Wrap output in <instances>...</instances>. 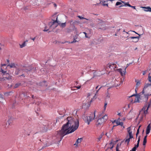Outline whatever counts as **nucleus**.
<instances>
[{
    "instance_id": "1",
    "label": "nucleus",
    "mask_w": 151,
    "mask_h": 151,
    "mask_svg": "<svg viewBox=\"0 0 151 151\" xmlns=\"http://www.w3.org/2000/svg\"><path fill=\"white\" fill-rule=\"evenodd\" d=\"M151 106V101L145 103L143 107L139 111L138 117L139 116V121H142L143 118H145L146 115L148 114L149 108Z\"/></svg>"
},
{
    "instance_id": "2",
    "label": "nucleus",
    "mask_w": 151,
    "mask_h": 151,
    "mask_svg": "<svg viewBox=\"0 0 151 151\" xmlns=\"http://www.w3.org/2000/svg\"><path fill=\"white\" fill-rule=\"evenodd\" d=\"M58 17L56 18L55 20L52 19L51 22H50L48 24V26L49 27V29H47V27H46L43 30L44 31H47L50 29H53L56 27L59 24L61 27H64L66 26V23H60L58 21Z\"/></svg>"
},
{
    "instance_id": "3",
    "label": "nucleus",
    "mask_w": 151,
    "mask_h": 151,
    "mask_svg": "<svg viewBox=\"0 0 151 151\" xmlns=\"http://www.w3.org/2000/svg\"><path fill=\"white\" fill-rule=\"evenodd\" d=\"M96 111L94 112L93 114L92 113L89 115L88 116H86L85 115H84L83 116V119L85 122L87 123L88 125L90 124V122L94 119L95 118Z\"/></svg>"
},
{
    "instance_id": "4",
    "label": "nucleus",
    "mask_w": 151,
    "mask_h": 151,
    "mask_svg": "<svg viewBox=\"0 0 151 151\" xmlns=\"http://www.w3.org/2000/svg\"><path fill=\"white\" fill-rule=\"evenodd\" d=\"M108 119V116L107 115L105 114L104 116L99 118L97 121L96 123V125L97 126L102 125L104 122Z\"/></svg>"
},
{
    "instance_id": "5",
    "label": "nucleus",
    "mask_w": 151,
    "mask_h": 151,
    "mask_svg": "<svg viewBox=\"0 0 151 151\" xmlns=\"http://www.w3.org/2000/svg\"><path fill=\"white\" fill-rule=\"evenodd\" d=\"M79 126V120H77V121L74 124L70 126V132H73L77 129Z\"/></svg>"
},
{
    "instance_id": "6",
    "label": "nucleus",
    "mask_w": 151,
    "mask_h": 151,
    "mask_svg": "<svg viewBox=\"0 0 151 151\" xmlns=\"http://www.w3.org/2000/svg\"><path fill=\"white\" fill-rule=\"evenodd\" d=\"M77 120H79L78 119L69 116L67 118V122H66L70 126L74 124L77 121Z\"/></svg>"
},
{
    "instance_id": "7",
    "label": "nucleus",
    "mask_w": 151,
    "mask_h": 151,
    "mask_svg": "<svg viewBox=\"0 0 151 151\" xmlns=\"http://www.w3.org/2000/svg\"><path fill=\"white\" fill-rule=\"evenodd\" d=\"M96 27L98 29L103 30H105L106 29V26L105 25V22L102 21L98 23L96 25Z\"/></svg>"
},
{
    "instance_id": "8",
    "label": "nucleus",
    "mask_w": 151,
    "mask_h": 151,
    "mask_svg": "<svg viewBox=\"0 0 151 151\" xmlns=\"http://www.w3.org/2000/svg\"><path fill=\"white\" fill-rule=\"evenodd\" d=\"M70 126L67 123L63 124L62 126L60 132H70Z\"/></svg>"
},
{
    "instance_id": "9",
    "label": "nucleus",
    "mask_w": 151,
    "mask_h": 151,
    "mask_svg": "<svg viewBox=\"0 0 151 151\" xmlns=\"http://www.w3.org/2000/svg\"><path fill=\"white\" fill-rule=\"evenodd\" d=\"M140 127V126H139L138 128L134 127H129L127 128V132H134L136 130H137V132H139V129Z\"/></svg>"
},
{
    "instance_id": "10",
    "label": "nucleus",
    "mask_w": 151,
    "mask_h": 151,
    "mask_svg": "<svg viewBox=\"0 0 151 151\" xmlns=\"http://www.w3.org/2000/svg\"><path fill=\"white\" fill-rule=\"evenodd\" d=\"M70 133H57L56 136L57 138H59L60 139L59 142L61 141L63 137L65 135L67 134Z\"/></svg>"
},
{
    "instance_id": "11",
    "label": "nucleus",
    "mask_w": 151,
    "mask_h": 151,
    "mask_svg": "<svg viewBox=\"0 0 151 151\" xmlns=\"http://www.w3.org/2000/svg\"><path fill=\"white\" fill-rule=\"evenodd\" d=\"M129 133V135H127L126 136L127 139L125 141V142L127 143V145H128L129 144V143L130 141V139H131L133 138V137L132 134V133Z\"/></svg>"
},
{
    "instance_id": "12",
    "label": "nucleus",
    "mask_w": 151,
    "mask_h": 151,
    "mask_svg": "<svg viewBox=\"0 0 151 151\" xmlns=\"http://www.w3.org/2000/svg\"><path fill=\"white\" fill-rule=\"evenodd\" d=\"M92 99L90 101H86V103H83V107L86 109L88 108L90 106L91 102L92 101Z\"/></svg>"
},
{
    "instance_id": "13",
    "label": "nucleus",
    "mask_w": 151,
    "mask_h": 151,
    "mask_svg": "<svg viewBox=\"0 0 151 151\" xmlns=\"http://www.w3.org/2000/svg\"><path fill=\"white\" fill-rule=\"evenodd\" d=\"M117 65L115 63L114 64H108L107 65L106 68L107 67H109L110 68L111 70H114L116 68Z\"/></svg>"
},
{
    "instance_id": "14",
    "label": "nucleus",
    "mask_w": 151,
    "mask_h": 151,
    "mask_svg": "<svg viewBox=\"0 0 151 151\" xmlns=\"http://www.w3.org/2000/svg\"><path fill=\"white\" fill-rule=\"evenodd\" d=\"M134 96V103L139 102H140L139 99H140L139 96H138L137 95L135 94H133L130 96V97H133Z\"/></svg>"
},
{
    "instance_id": "15",
    "label": "nucleus",
    "mask_w": 151,
    "mask_h": 151,
    "mask_svg": "<svg viewBox=\"0 0 151 151\" xmlns=\"http://www.w3.org/2000/svg\"><path fill=\"white\" fill-rule=\"evenodd\" d=\"M141 8L144 9V10L145 12H151V8L150 6H148L147 7L141 6Z\"/></svg>"
},
{
    "instance_id": "16",
    "label": "nucleus",
    "mask_w": 151,
    "mask_h": 151,
    "mask_svg": "<svg viewBox=\"0 0 151 151\" xmlns=\"http://www.w3.org/2000/svg\"><path fill=\"white\" fill-rule=\"evenodd\" d=\"M4 76L3 77L5 78L4 79L5 80H10L11 81L12 80L11 79V76H9V75L8 74H6V76H5V74H4Z\"/></svg>"
},
{
    "instance_id": "17",
    "label": "nucleus",
    "mask_w": 151,
    "mask_h": 151,
    "mask_svg": "<svg viewBox=\"0 0 151 151\" xmlns=\"http://www.w3.org/2000/svg\"><path fill=\"white\" fill-rule=\"evenodd\" d=\"M135 82L136 83V88L135 89V91L136 92L137 91V89L138 87L141 84V81L140 80H137L135 79Z\"/></svg>"
},
{
    "instance_id": "18",
    "label": "nucleus",
    "mask_w": 151,
    "mask_h": 151,
    "mask_svg": "<svg viewBox=\"0 0 151 151\" xmlns=\"http://www.w3.org/2000/svg\"><path fill=\"white\" fill-rule=\"evenodd\" d=\"M114 143H113L112 141H111V142L109 144V146L108 147V148L107 149V150L108 149H112V148H113L114 147Z\"/></svg>"
},
{
    "instance_id": "19",
    "label": "nucleus",
    "mask_w": 151,
    "mask_h": 151,
    "mask_svg": "<svg viewBox=\"0 0 151 151\" xmlns=\"http://www.w3.org/2000/svg\"><path fill=\"white\" fill-rule=\"evenodd\" d=\"M129 38L134 40H133V42H136L138 41L139 40V37H129Z\"/></svg>"
},
{
    "instance_id": "20",
    "label": "nucleus",
    "mask_w": 151,
    "mask_h": 151,
    "mask_svg": "<svg viewBox=\"0 0 151 151\" xmlns=\"http://www.w3.org/2000/svg\"><path fill=\"white\" fill-rule=\"evenodd\" d=\"M92 71L93 72V77L91 78V79L94 78L96 76H100L101 75V74H99L97 71L95 70H93Z\"/></svg>"
},
{
    "instance_id": "21",
    "label": "nucleus",
    "mask_w": 151,
    "mask_h": 151,
    "mask_svg": "<svg viewBox=\"0 0 151 151\" xmlns=\"http://www.w3.org/2000/svg\"><path fill=\"white\" fill-rule=\"evenodd\" d=\"M8 124L9 125H12L13 123V120L11 118H9L7 121Z\"/></svg>"
},
{
    "instance_id": "22",
    "label": "nucleus",
    "mask_w": 151,
    "mask_h": 151,
    "mask_svg": "<svg viewBox=\"0 0 151 151\" xmlns=\"http://www.w3.org/2000/svg\"><path fill=\"white\" fill-rule=\"evenodd\" d=\"M151 129L150 124H149L146 128V132H150Z\"/></svg>"
},
{
    "instance_id": "23",
    "label": "nucleus",
    "mask_w": 151,
    "mask_h": 151,
    "mask_svg": "<svg viewBox=\"0 0 151 151\" xmlns=\"http://www.w3.org/2000/svg\"><path fill=\"white\" fill-rule=\"evenodd\" d=\"M116 124L117 125H120L121 126H122L124 128L123 126V123L121 122H120L119 121L117 120L116 122Z\"/></svg>"
},
{
    "instance_id": "24",
    "label": "nucleus",
    "mask_w": 151,
    "mask_h": 151,
    "mask_svg": "<svg viewBox=\"0 0 151 151\" xmlns=\"http://www.w3.org/2000/svg\"><path fill=\"white\" fill-rule=\"evenodd\" d=\"M28 42V40H26L24 42L22 45H19L20 48H22L26 46V43Z\"/></svg>"
},
{
    "instance_id": "25",
    "label": "nucleus",
    "mask_w": 151,
    "mask_h": 151,
    "mask_svg": "<svg viewBox=\"0 0 151 151\" xmlns=\"http://www.w3.org/2000/svg\"><path fill=\"white\" fill-rule=\"evenodd\" d=\"M22 84L21 83H18L15 84L14 86V88H16L19 87V86H21Z\"/></svg>"
},
{
    "instance_id": "26",
    "label": "nucleus",
    "mask_w": 151,
    "mask_h": 151,
    "mask_svg": "<svg viewBox=\"0 0 151 151\" xmlns=\"http://www.w3.org/2000/svg\"><path fill=\"white\" fill-rule=\"evenodd\" d=\"M151 86V83H147L145 84L144 87V88L143 91L144 90H145L148 87L150 86Z\"/></svg>"
},
{
    "instance_id": "27",
    "label": "nucleus",
    "mask_w": 151,
    "mask_h": 151,
    "mask_svg": "<svg viewBox=\"0 0 151 151\" xmlns=\"http://www.w3.org/2000/svg\"><path fill=\"white\" fill-rule=\"evenodd\" d=\"M122 76L125 75L124 74V73L122 71V69L121 68L118 69L116 70Z\"/></svg>"
},
{
    "instance_id": "28",
    "label": "nucleus",
    "mask_w": 151,
    "mask_h": 151,
    "mask_svg": "<svg viewBox=\"0 0 151 151\" xmlns=\"http://www.w3.org/2000/svg\"><path fill=\"white\" fill-rule=\"evenodd\" d=\"M9 66L10 68H14L15 67V64L14 63H11L10 64H9L7 67Z\"/></svg>"
},
{
    "instance_id": "29",
    "label": "nucleus",
    "mask_w": 151,
    "mask_h": 151,
    "mask_svg": "<svg viewBox=\"0 0 151 151\" xmlns=\"http://www.w3.org/2000/svg\"><path fill=\"white\" fill-rule=\"evenodd\" d=\"M122 2L124 4L125 6H127L129 7H130L131 6V5L129 4V2L126 3L124 1H122Z\"/></svg>"
},
{
    "instance_id": "30",
    "label": "nucleus",
    "mask_w": 151,
    "mask_h": 151,
    "mask_svg": "<svg viewBox=\"0 0 151 151\" xmlns=\"http://www.w3.org/2000/svg\"><path fill=\"white\" fill-rule=\"evenodd\" d=\"M104 135V133H102L100 135L98 139L99 141H100L101 139L102 138V137Z\"/></svg>"
},
{
    "instance_id": "31",
    "label": "nucleus",
    "mask_w": 151,
    "mask_h": 151,
    "mask_svg": "<svg viewBox=\"0 0 151 151\" xmlns=\"http://www.w3.org/2000/svg\"><path fill=\"white\" fill-rule=\"evenodd\" d=\"M20 71V70L19 69H17V70H16L15 73V74L16 75H18L19 74V72Z\"/></svg>"
},
{
    "instance_id": "32",
    "label": "nucleus",
    "mask_w": 151,
    "mask_h": 151,
    "mask_svg": "<svg viewBox=\"0 0 151 151\" xmlns=\"http://www.w3.org/2000/svg\"><path fill=\"white\" fill-rule=\"evenodd\" d=\"M99 89H98V90H97L96 91L95 94L93 97V98H95V99H96V96L98 95V92L99 91Z\"/></svg>"
},
{
    "instance_id": "33",
    "label": "nucleus",
    "mask_w": 151,
    "mask_h": 151,
    "mask_svg": "<svg viewBox=\"0 0 151 151\" xmlns=\"http://www.w3.org/2000/svg\"><path fill=\"white\" fill-rule=\"evenodd\" d=\"M147 139H143V146H145L146 144L147 143Z\"/></svg>"
},
{
    "instance_id": "34",
    "label": "nucleus",
    "mask_w": 151,
    "mask_h": 151,
    "mask_svg": "<svg viewBox=\"0 0 151 151\" xmlns=\"http://www.w3.org/2000/svg\"><path fill=\"white\" fill-rule=\"evenodd\" d=\"M83 140V138H78L77 140V142L79 143H80Z\"/></svg>"
},
{
    "instance_id": "35",
    "label": "nucleus",
    "mask_w": 151,
    "mask_h": 151,
    "mask_svg": "<svg viewBox=\"0 0 151 151\" xmlns=\"http://www.w3.org/2000/svg\"><path fill=\"white\" fill-rule=\"evenodd\" d=\"M78 17L81 19H85L87 20H88V19L85 18H84L83 17H82V16H79Z\"/></svg>"
},
{
    "instance_id": "36",
    "label": "nucleus",
    "mask_w": 151,
    "mask_h": 151,
    "mask_svg": "<svg viewBox=\"0 0 151 151\" xmlns=\"http://www.w3.org/2000/svg\"><path fill=\"white\" fill-rule=\"evenodd\" d=\"M107 105V102H105V104H104V110H105L106 109Z\"/></svg>"
},
{
    "instance_id": "37",
    "label": "nucleus",
    "mask_w": 151,
    "mask_h": 151,
    "mask_svg": "<svg viewBox=\"0 0 151 151\" xmlns=\"http://www.w3.org/2000/svg\"><path fill=\"white\" fill-rule=\"evenodd\" d=\"M123 32H125L126 34V35H125V37H129V34L128 33V32H126L124 30L123 31Z\"/></svg>"
},
{
    "instance_id": "38",
    "label": "nucleus",
    "mask_w": 151,
    "mask_h": 151,
    "mask_svg": "<svg viewBox=\"0 0 151 151\" xmlns=\"http://www.w3.org/2000/svg\"><path fill=\"white\" fill-rule=\"evenodd\" d=\"M110 97V95L109 94H107L106 96V99L107 100L108 99H109V98Z\"/></svg>"
},
{
    "instance_id": "39",
    "label": "nucleus",
    "mask_w": 151,
    "mask_h": 151,
    "mask_svg": "<svg viewBox=\"0 0 151 151\" xmlns=\"http://www.w3.org/2000/svg\"><path fill=\"white\" fill-rule=\"evenodd\" d=\"M122 4V3L119 2H117L116 4V6H118Z\"/></svg>"
},
{
    "instance_id": "40",
    "label": "nucleus",
    "mask_w": 151,
    "mask_h": 151,
    "mask_svg": "<svg viewBox=\"0 0 151 151\" xmlns=\"http://www.w3.org/2000/svg\"><path fill=\"white\" fill-rule=\"evenodd\" d=\"M118 147H119V145H118V144H117L116 146V151H120L119 150Z\"/></svg>"
},
{
    "instance_id": "41",
    "label": "nucleus",
    "mask_w": 151,
    "mask_h": 151,
    "mask_svg": "<svg viewBox=\"0 0 151 151\" xmlns=\"http://www.w3.org/2000/svg\"><path fill=\"white\" fill-rule=\"evenodd\" d=\"M149 133H146V135L145 136L144 139H147V137L148 135V134H149Z\"/></svg>"
},
{
    "instance_id": "42",
    "label": "nucleus",
    "mask_w": 151,
    "mask_h": 151,
    "mask_svg": "<svg viewBox=\"0 0 151 151\" xmlns=\"http://www.w3.org/2000/svg\"><path fill=\"white\" fill-rule=\"evenodd\" d=\"M144 97L146 99L145 100L146 101H147L148 99V95H144Z\"/></svg>"
},
{
    "instance_id": "43",
    "label": "nucleus",
    "mask_w": 151,
    "mask_h": 151,
    "mask_svg": "<svg viewBox=\"0 0 151 151\" xmlns=\"http://www.w3.org/2000/svg\"><path fill=\"white\" fill-rule=\"evenodd\" d=\"M127 66H126V68H125L124 70L123 71V72H124V75H125V73H126V69L127 68Z\"/></svg>"
},
{
    "instance_id": "44",
    "label": "nucleus",
    "mask_w": 151,
    "mask_h": 151,
    "mask_svg": "<svg viewBox=\"0 0 151 151\" xmlns=\"http://www.w3.org/2000/svg\"><path fill=\"white\" fill-rule=\"evenodd\" d=\"M74 88H77V89H80L81 88V86H75L74 87Z\"/></svg>"
},
{
    "instance_id": "45",
    "label": "nucleus",
    "mask_w": 151,
    "mask_h": 151,
    "mask_svg": "<svg viewBox=\"0 0 151 151\" xmlns=\"http://www.w3.org/2000/svg\"><path fill=\"white\" fill-rule=\"evenodd\" d=\"M148 79L149 81L150 82V83H151V76H149Z\"/></svg>"
},
{
    "instance_id": "46",
    "label": "nucleus",
    "mask_w": 151,
    "mask_h": 151,
    "mask_svg": "<svg viewBox=\"0 0 151 151\" xmlns=\"http://www.w3.org/2000/svg\"><path fill=\"white\" fill-rule=\"evenodd\" d=\"M49 145H50L49 144H48L46 143V145L45 146H43L42 147V149L44 148L45 147L48 146Z\"/></svg>"
},
{
    "instance_id": "47",
    "label": "nucleus",
    "mask_w": 151,
    "mask_h": 151,
    "mask_svg": "<svg viewBox=\"0 0 151 151\" xmlns=\"http://www.w3.org/2000/svg\"><path fill=\"white\" fill-rule=\"evenodd\" d=\"M140 141V137H139V138H138V141H137V144H138V145H139Z\"/></svg>"
},
{
    "instance_id": "48",
    "label": "nucleus",
    "mask_w": 151,
    "mask_h": 151,
    "mask_svg": "<svg viewBox=\"0 0 151 151\" xmlns=\"http://www.w3.org/2000/svg\"><path fill=\"white\" fill-rule=\"evenodd\" d=\"M85 35V37L86 38H88V37L87 36V33L85 32H83Z\"/></svg>"
},
{
    "instance_id": "49",
    "label": "nucleus",
    "mask_w": 151,
    "mask_h": 151,
    "mask_svg": "<svg viewBox=\"0 0 151 151\" xmlns=\"http://www.w3.org/2000/svg\"><path fill=\"white\" fill-rule=\"evenodd\" d=\"M136 149L137 148H136V147H133L132 150L133 151H136Z\"/></svg>"
},
{
    "instance_id": "50",
    "label": "nucleus",
    "mask_w": 151,
    "mask_h": 151,
    "mask_svg": "<svg viewBox=\"0 0 151 151\" xmlns=\"http://www.w3.org/2000/svg\"><path fill=\"white\" fill-rule=\"evenodd\" d=\"M139 145L137 144V145H134V147H136V148H137L139 147Z\"/></svg>"
},
{
    "instance_id": "51",
    "label": "nucleus",
    "mask_w": 151,
    "mask_h": 151,
    "mask_svg": "<svg viewBox=\"0 0 151 151\" xmlns=\"http://www.w3.org/2000/svg\"><path fill=\"white\" fill-rule=\"evenodd\" d=\"M102 4L103 6H108V4Z\"/></svg>"
},
{
    "instance_id": "52",
    "label": "nucleus",
    "mask_w": 151,
    "mask_h": 151,
    "mask_svg": "<svg viewBox=\"0 0 151 151\" xmlns=\"http://www.w3.org/2000/svg\"><path fill=\"white\" fill-rule=\"evenodd\" d=\"M117 115L120 116H122V114L120 113H118Z\"/></svg>"
},
{
    "instance_id": "53",
    "label": "nucleus",
    "mask_w": 151,
    "mask_h": 151,
    "mask_svg": "<svg viewBox=\"0 0 151 151\" xmlns=\"http://www.w3.org/2000/svg\"><path fill=\"white\" fill-rule=\"evenodd\" d=\"M130 7H131V8L134 9H136L135 6H132L131 5Z\"/></svg>"
},
{
    "instance_id": "54",
    "label": "nucleus",
    "mask_w": 151,
    "mask_h": 151,
    "mask_svg": "<svg viewBox=\"0 0 151 151\" xmlns=\"http://www.w3.org/2000/svg\"><path fill=\"white\" fill-rule=\"evenodd\" d=\"M1 72H2V73H5L6 72V71H4V70H2V69H1Z\"/></svg>"
},
{
    "instance_id": "55",
    "label": "nucleus",
    "mask_w": 151,
    "mask_h": 151,
    "mask_svg": "<svg viewBox=\"0 0 151 151\" xmlns=\"http://www.w3.org/2000/svg\"><path fill=\"white\" fill-rule=\"evenodd\" d=\"M78 142H77V141H76V143L74 145H76V147H77L78 146Z\"/></svg>"
},
{
    "instance_id": "56",
    "label": "nucleus",
    "mask_w": 151,
    "mask_h": 151,
    "mask_svg": "<svg viewBox=\"0 0 151 151\" xmlns=\"http://www.w3.org/2000/svg\"><path fill=\"white\" fill-rule=\"evenodd\" d=\"M146 71H143V75H144L146 73Z\"/></svg>"
},
{
    "instance_id": "57",
    "label": "nucleus",
    "mask_w": 151,
    "mask_h": 151,
    "mask_svg": "<svg viewBox=\"0 0 151 151\" xmlns=\"http://www.w3.org/2000/svg\"><path fill=\"white\" fill-rule=\"evenodd\" d=\"M76 41V40H74L73 41L71 42L70 43H73L75 42Z\"/></svg>"
},
{
    "instance_id": "58",
    "label": "nucleus",
    "mask_w": 151,
    "mask_h": 151,
    "mask_svg": "<svg viewBox=\"0 0 151 151\" xmlns=\"http://www.w3.org/2000/svg\"><path fill=\"white\" fill-rule=\"evenodd\" d=\"M35 37L33 38H31V39L33 41H34L35 39Z\"/></svg>"
},
{
    "instance_id": "59",
    "label": "nucleus",
    "mask_w": 151,
    "mask_h": 151,
    "mask_svg": "<svg viewBox=\"0 0 151 151\" xmlns=\"http://www.w3.org/2000/svg\"><path fill=\"white\" fill-rule=\"evenodd\" d=\"M25 134H26V133H25ZM29 134H24V135H27V136H29Z\"/></svg>"
},
{
    "instance_id": "60",
    "label": "nucleus",
    "mask_w": 151,
    "mask_h": 151,
    "mask_svg": "<svg viewBox=\"0 0 151 151\" xmlns=\"http://www.w3.org/2000/svg\"><path fill=\"white\" fill-rule=\"evenodd\" d=\"M124 6V5H123V4H122L121 6H119V7H122V6Z\"/></svg>"
},
{
    "instance_id": "61",
    "label": "nucleus",
    "mask_w": 151,
    "mask_h": 151,
    "mask_svg": "<svg viewBox=\"0 0 151 151\" xmlns=\"http://www.w3.org/2000/svg\"><path fill=\"white\" fill-rule=\"evenodd\" d=\"M54 5L55 7H56L57 6V5H56V4H54Z\"/></svg>"
},
{
    "instance_id": "62",
    "label": "nucleus",
    "mask_w": 151,
    "mask_h": 151,
    "mask_svg": "<svg viewBox=\"0 0 151 151\" xmlns=\"http://www.w3.org/2000/svg\"><path fill=\"white\" fill-rule=\"evenodd\" d=\"M71 90L72 91H74L75 90V89H74L73 88H71Z\"/></svg>"
},
{
    "instance_id": "63",
    "label": "nucleus",
    "mask_w": 151,
    "mask_h": 151,
    "mask_svg": "<svg viewBox=\"0 0 151 151\" xmlns=\"http://www.w3.org/2000/svg\"><path fill=\"white\" fill-rule=\"evenodd\" d=\"M130 64H127L126 65V66H127V67H128L129 65Z\"/></svg>"
},
{
    "instance_id": "64",
    "label": "nucleus",
    "mask_w": 151,
    "mask_h": 151,
    "mask_svg": "<svg viewBox=\"0 0 151 151\" xmlns=\"http://www.w3.org/2000/svg\"><path fill=\"white\" fill-rule=\"evenodd\" d=\"M98 87H99V86H97L96 87V88H95L96 89H97L98 88Z\"/></svg>"
}]
</instances>
